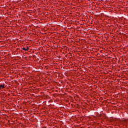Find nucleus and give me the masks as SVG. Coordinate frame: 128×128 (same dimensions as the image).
Wrapping results in <instances>:
<instances>
[{"instance_id": "nucleus-2", "label": "nucleus", "mask_w": 128, "mask_h": 128, "mask_svg": "<svg viewBox=\"0 0 128 128\" xmlns=\"http://www.w3.org/2000/svg\"><path fill=\"white\" fill-rule=\"evenodd\" d=\"M22 50H24L25 52H26V50H28V46L27 47V48H22Z\"/></svg>"}, {"instance_id": "nucleus-1", "label": "nucleus", "mask_w": 128, "mask_h": 128, "mask_svg": "<svg viewBox=\"0 0 128 128\" xmlns=\"http://www.w3.org/2000/svg\"><path fill=\"white\" fill-rule=\"evenodd\" d=\"M6 87L4 86V84H0V90H2V88H4Z\"/></svg>"}]
</instances>
